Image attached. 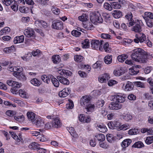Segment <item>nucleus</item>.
Returning a JSON list of instances; mask_svg holds the SVG:
<instances>
[{
	"instance_id": "1",
	"label": "nucleus",
	"mask_w": 153,
	"mask_h": 153,
	"mask_svg": "<svg viewBox=\"0 0 153 153\" xmlns=\"http://www.w3.org/2000/svg\"><path fill=\"white\" fill-rule=\"evenodd\" d=\"M146 54V52L143 49L139 48L134 50L131 56L132 59L135 62L144 63L147 60V56H145Z\"/></svg>"
},
{
	"instance_id": "2",
	"label": "nucleus",
	"mask_w": 153,
	"mask_h": 153,
	"mask_svg": "<svg viewBox=\"0 0 153 153\" xmlns=\"http://www.w3.org/2000/svg\"><path fill=\"white\" fill-rule=\"evenodd\" d=\"M90 19L94 22L102 23L103 22V19L100 14L98 11H94L91 13L90 14Z\"/></svg>"
},
{
	"instance_id": "3",
	"label": "nucleus",
	"mask_w": 153,
	"mask_h": 153,
	"mask_svg": "<svg viewBox=\"0 0 153 153\" xmlns=\"http://www.w3.org/2000/svg\"><path fill=\"white\" fill-rule=\"evenodd\" d=\"M103 41H100L97 40H92L91 42V46L92 48L96 50H99L102 51L103 49L102 48V45L103 44Z\"/></svg>"
},
{
	"instance_id": "4",
	"label": "nucleus",
	"mask_w": 153,
	"mask_h": 153,
	"mask_svg": "<svg viewBox=\"0 0 153 153\" xmlns=\"http://www.w3.org/2000/svg\"><path fill=\"white\" fill-rule=\"evenodd\" d=\"M125 18L126 24L129 27L133 26L135 24V22L133 19V15L131 12H128L125 16Z\"/></svg>"
},
{
	"instance_id": "5",
	"label": "nucleus",
	"mask_w": 153,
	"mask_h": 153,
	"mask_svg": "<svg viewBox=\"0 0 153 153\" xmlns=\"http://www.w3.org/2000/svg\"><path fill=\"white\" fill-rule=\"evenodd\" d=\"M143 25V24L141 20H138L135 25L131 29V30L136 33L140 32L142 31V27Z\"/></svg>"
},
{
	"instance_id": "6",
	"label": "nucleus",
	"mask_w": 153,
	"mask_h": 153,
	"mask_svg": "<svg viewBox=\"0 0 153 153\" xmlns=\"http://www.w3.org/2000/svg\"><path fill=\"white\" fill-rule=\"evenodd\" d=\"M136 39H134V41L136 43H143L145 42L146 39V35L143 33L137 34L135 35Z\"/></svg>"
},
{
	"instance_id": "7",
	"label": "nucleus",
	"mask_w": 153,
	"mask_h": 153,
	"mask_svg": "<svg viewBox=\"0 0 153 153\" xmlns=\"http://www.w3.org/2000/svg\"><path fill=\"white\" fill-rule=\"evenodd\" d=\"M52 26L53 29L61 30L63 28V23L59 20H55L52 22Z\"/></svg>"
},
{
	"instance_id": "8",
	"label": "nucleus",
	"mask_w": 153,
	"mask_h": 153,
	"mask_svg": "<svg viewBox=\"0 0 153 153\" xmlns=\"http://www.w3.org/2000/svg\"><path fill=\"white\" fill-rule=\"evenodd\" d=\"M141 68L140 65H136L129 69V73L131 75H134L137 74L139 72V68Z\"/></svg>"
},
{
	"instance_id": "9",
	"label": "nucleus",
	"mask_w": 153,
	"mask_h": 153,
	"mask_svg": "<svg viewBox=\"0 0 153 153\" xmlns=\"http://www.w3.org/2000/svg\"><path fill=\"white\" fill-rule=\"evenodd\" d=\"M71 90L70 88H67L63 89L59 93V96L61 97H65L70 93Z\"/></svg>"
},
{
	"instance_id": "10",
	"label": "nucleus",
	"mask_w": 153,
	"mask_h": 153,
	"mask_svg": "<svg viewBox=\"0 0 153 153\" xmlns=\"http://www.w3.org/2000/svg\"><path fill=\"white\" fill-rule=\"evenodd\" d=\"M7 83L10 86L14 88H19L22 86L21 83L13 80H7Z\"/></svg>"
},
{
	"instance_id": "11",
	"label": "nucleus",
	"mask_w": 153,
	"mask_h": 153,
	"mask_svg": "<svg viewBox=\"0 0 153 153\" xmlns=\"http://www.w3.org/2000/svg\"><path fill=\"white\" fill-rule=\"evenodd\" d=\"M90 101L89 96L86 95L83 96L80 99V104L82 105H86L88 104Z\"/></svg>"
},
{
	"instance_id": "12",
	"label": "nucleus",
	"mask_w": 153,
	"mask_h": 153,
	"mask_svg": "<svg viewBox=\"0 0 153 153\" xmlns=\"http://www.w3.org/2000/svg\"><path fill=\"white\" fill-rule=\"evenodd\" d=\"M13 75L21 81H25L26 79L25 75L21 72L13 73Z\"/></svg>"
},
{
	"instance_id": "13",
	"label": "nucleus",
	"mask_w": 153,
	"mask_h": 153,
	"mask_svg": "<svg viewBox=\"0 0 153 153\" xmlns=\"http://www.w3.org/2000/svg\"><path fill=\"white\" fill-rule=\"evenodd\" d=\"M109 108L111 110H118L121 108L122 105L115 102H111L109 105Z\"/></svg>"
},
{
	"instance_id": "14",
	"label": "nucleus",
	"mask_w": 153,
	"mask_h": 153,
	"mask_svg": "<svg viewBox=\"0 0 153 153\" xmlns=\"http://www.w3.org/2000/svg\"><path fill=\"white\" fill-rule=\"evenodd\" d=\"M24 33L26 36L30 37L33 36L35 32L32 29L28 28L24 31Z\"/></svg>"
},
{
	"instance_id": "15",
	"label": "nucleus",
	"mask_w": 153,
	"mask_h": 153,
	"mask_svg": "<svg viewBox=\"0 0 153 153\" xmlns=\"http://www.w3.org/2000/svg\"><path fill=\"white\" fill-rule=\"evenodd\" d=\"M125 97L120 95H116L114 96V101L118 102H123L125 101Z\"/></svg>"
},
{
	"instance_id": "16",
	"label": "nucleus",
	"mask_w": 153,
	"mask_h": 153,
	"mask_svg": "<svg viewBox=\"0 0 153 153\" xmlns=\"http://www.w3.org/2000/svg\"><path fill=\"white\" fill-rule=\"evenodd\" d=\"M57 78L60 83L64 85H68L70 83V82L68 79L63 76H58Z\"/></svg>"
},
{
	"instance_id": "17",
	"label": "nucleus",
	"mask_w": 153,
	"mask_h": 153,
	"mask_svg": "<svg viewBox=\"0 0 153 153\" xmlns=\"http://www.w3.org/2000/svg\"><path fill=\"white\" fill-rule=\"evenodd\" d=\"M123 1L124 0H119V2H113L112 4V6L114 9H120L121 7V4H123Z\"/></svg>"
},
{
	"instance_id": "18",
	"label": "nucleus",
	"mask_w": 153,
	"mask_h": 153,
	"mask_svg": "<svg viewBox=\"0 0 153 153\" xmlns=\"http://www.w3.org/2000/svg\"><path fill=\"white\" fill-rule=\"evenodd\" d=\"M52 123L54 128H58L61 126V124L58 118L54 119Z\"/></svg>"
},
{
	"instance_id": "19",
	"label": "nucleus",
	"mask_w": 153,
	"mask_h": 153,
	"mask_svg": "<svg viewBox=\"0 0 153 153\" xmlns=\"http://www.w3.org/2000/svg\"><path fill=\"white\" fill-rule=\"evenodd\" d=\"M33 123L38 127L42 126L44 124V121L40 119H36L33 121Z\"/></svg>"
},
{
	"instance_id": "20",
	"label": "nucleus",
	"mask_w": 153,
	"mask_h": 153,
	"mask_svg": "<svg viewBox=\"0 0 153 153\" xmlns=\"http://www.w3.org/2000/svg\"><path fill=\"white\" fill-rule=\"evenodd\" d=\"M24 40V36L23 35H21L19 36H16L14 38L13 41L14 43L15 44L18 43H21L23 42Z\"/></svg>"
},
{
	"instance_id": "21",
	"label": "nucleus",
	"mask_w": 153,
	"mask_h": 153,
	"mask_svg": "<svg viewBox=\"0 0 153 153\" xmlns=\"http://www.w3.org/2000/svg\"><path fill=\"white\" fill-rule=\"evenodd\" d=\"M111 14L116 19L119 18L122 16V12L119 10H114L112 12Z\"/></svg>"
},
{
	"instance_id": "22",
	"label": "nucleus",
	"mask_w": 153,
	"mask_h": 153,
	"mask_svg": "<svg viewBox=\"0 0 153 153\" xmlns=\"http://www.w3.org/2000/svg\"><path fill=\"white\" fill-rule=\"evenodd\" d=\"M134 87L133 84L131 82L128 81L125 86V90L126 91L132 90Z\"/></svg>"
},
{
	"instance_id": "23",
	"label": "nucleus",
	"mask_w": 153,
	"mask_h": 153,
	"mask_svg": "<svg viewBox=\"0 0 153 153\" xmlns=\"http://www.w3.org/2000/svg\"><path fill=\"white\" fill-rule=\"evenodd\" d=\"M131 142V139H128L124 140L121 143L122 147L124 148H126L130 145Z\"/></svg>"
},
{
	"instance_id": "24",
	"label": "nucleus",
	"mask_w": 153,
	"mask_h": 153,
	"mask_svg": "<svg viewBox=\"0 0 153 153\" xmlns=\"http://www.w3.org/2000/svg\"><path fill=\"white\" fill-rule=\"evenodd\" d=\"M52 59L53 63L55 64L59 63L61 60L60 56L57 55L53 56L52 57Z\"/></svg>"
},
{
	"instance_id": "25",
	"label": "nucleus",
	"mask_w": 153,
	"mask_h": 153,
	"mask_svg": "<svg viewBox=\"0 0 153 153\" xmlns=\"http://www.w3.org/2000/svg\"><path fill=\"white\" fill-rule=\"evenodd\" d=\"M83 27L87 30H90L92 29L93 25L89 22H85L83 24Z\"/></svg>"
},
{
	"instance_id": "26",
	"label": "nucleus",
	"mask_w": 153,
	"mask_h": 153,
	"mask_svg": "<svg viewBox=\"0 0 153 153\" xmlns=\"http://www.w3.org/2000/svg\"><path fill=\"white\" fill-rule=\"evenodd\" d=\"M104 61L106 64H111L112 62V56L107 55L104 57Z\"/></svg>"
},
{
	"instance_id": "27",
	"label": "nucleus",
	"mask_w": 153,
	"mask_h": 153,
	"mask_svg": "<svg viewBox=\"0 0 153 153\" xmlns=\"http://www.w3.org/2000/svg\"><path fill=\"white\" fill-rule=\"evenodd\" d=\"M124 73L122 69L121 68L116 69L114 71V74L116 76H119L122 74Z\"/></svg>"
},
{
	"instance_id": "28",
	"label": "nucleus",
	"mask_w": 153,
	"mask_h": 153,
	"mask_svg": "<svg viewBox=\"0 0 153 153\" xmlns=\"http://www.w3.org/2000/svg\"><path fill=\"white\" fill-rule=\"evenodd\" d=\"M71 135L73 137L76 138L77 137V134L75 131L73 127L68 128L67 129Z\"/></svg>"
},
{
	"instance_id": "29",
	"label": "nucleus",
	"mask_w": 153,
	"mask_h": 153,
	"mask_svg": "<svg viewBox=\"0 0 153 153\" xmlns=\"http://www.w3.org/2000/svg\"><path fill=\"white\" fill-rule=\"evenodd\" d=\"M95 140L96 139L100 142H103L105 139V136L102 134H97L95 136Z\"/></svg>"
},
{
	"instance_id": "30",
	"label": "nucleus",
	"mask_w": 153,
	"mask_h": 153,
	"mask_svg": "<svg viewBox=\"0 0 153 153\" xmlns=\"http://www.w3.org/2000/svg\"><path fill=\"white\" fill-rule=\"evenodd\" d=\"M97 127H98V129L101 132H105L107 131L106 126L102 124L97 125Z\"/></svg>"
},
{
	"instance_id": "31",
	"label": "nucleus",
	"mask_w": 153,
	"mask_h": 153,
	"mask_svg": "<svg viewBox=\"0 0 153 153\" xmlns=\"http://www.w3.org/2000/svg\"><path fill=\"white\" fill-rule=\"evenodd\" d=\"M94 105L93 104L88 103L85 105V109L88 112H92L94 110Z\"/></svg>"
},
{
	"instance_id": "32",
	"label": "nucleus",
	"mask_w": 153,
	"mask_h": 153,
	"mask_svg": "<svg viewBox=\"0 0 153 153\" xmlns=\"http://www.w3.org/2000/svg\"><path fill=\"white\" fill-rule=\"evenodd\" d=\"M39 145L35 142H33L30 143L29 145V148L31 149H38Z\"/></svg>"
},
{
	"instance_id": "33",
	"label": "nucleus",
	"mask_w": 153,
	"mask_h": 153,
	"mask_svg": "<svg viewBox=\"0 0 153 153\" xmlns=\"http://www.w3.org/2000/svg\"><path fill=\"white\" fill-rule=\"evenodd\" d=\"M127 57L128 56L126 54H123L117 57V59L119 62H123L127 58Z\"/></svg>"
},
{
	"instance_id": "34",
	"label": "nucleus",
	"mask_w": 153,
	"mask_h": 153,
	"mask_svg": "<svg viewBox=\"0 0 153 153\" xmlns=\"http://www.w3.org/2000/svg\"><path fill=\"white\" fill-rule=\"evenodd\" d=\"M27 115L28 118L29 120H34L35 117V114L32 112H27Z\"/></svg>"
},
{
	"instance_id": "35",
	"label": "nucleus",
	"mask_w": 153,
	"mask_h": 153,
	"mask_svg": "<svg viewBox=\"0 0 153 153\" xmlns=\"http://www.w3.org/2000/svg\"><path fill=\"white\" fill-rule=\"evenodd\" d=\"M105 52L107 53H109L111 51V49L109 47V44L108 42H105L103 46V48Z\"/></svg>"
},
{
	"instance_id": "36",
	"label": "nucleus",
	"mask_w": 153,
	"mask_h": 153,
	"mask_svg": "<svg viewBox=\"0 0 153 153\" xmlns=\"http://www.w3.org/2000/svg\"><path fill=\"white\" fill-rule=\"evenodd\" d=\"M132 146L134 147L140 148L144 147V145L142 142L139 141L135 143Z\"/></svg>"
},
{
	"instance_id": "37",
	"label": "nucleus",
	"mask_w": 153,
	"mask_h": 153,
	"mask_svg": "<svg viewBox=\"0 0 153 153\" xmlns=\"http://www.w3.org/2000/svg\"><path fill=\"white\" fill-rule=\"evenodd\" d=\"M15 50V48L13 46L10 47H7L4 49V51L7 53H10L12 51H13Z\"/></svg>"
},
{
	"instance_id": "38",
	"label": "nucleus",
	"mask_w": 153,
	"mask_h": 153,
	"mask_svg": "<svg viewBox=\"0 0 153 153\" xmlns=\"http://www.w3.org/2000/svg\"><path fill=\"white\" fill-rule=\"evenodd\" d=\"M90 42L89 39H85L82 43V46L84 48H88L89 46Z\"/></svg>"
},
{
	"instance_id": "39",
	"label": "nucleus",
	"mask_w": 153,
	"mask_h": 153,
	"mask_svg": "<svg viewBox=\"0 0 153 153\" xmlns=\"http://www.w3.org/2000/svg\"><path fill=\"white\" fill-rule=\"evenodd\" d=\"M31 83L35 86L39 85L40 84V82L37 79L34 78L30 80Z\"/></svg>"
},
{
	"instance_id": "40",
	"label": "nucleus",
	"mask_w": 153,
	"mask_h": 153,
	"mask_svg": "<svg viewBox=\"0 0 153 153\" xmlns=\"http://www.w3.org/2000/svg\"><path fill=\"white\" fill-rule=\"evenodd\" d=\"M123 119L126 121H129L131 120L132 118V116L128 114H127L125 115H123Z\"/></svg>"
},
{
	"instance_id": "41",
	"label": "nucleus",
	"mask_w": 153,
	"mask_h": 153,
	"mask_svg": "<svg viewBox=\"0 0 153 153\" xmlns=\"http://www.w3.org/2000/svg\"><path fill=\"white\" fill-rule=\"evenodd\" d=\"M51 10L53 13L55 14L58 15L60 12V9L54 6H53L51 8Z\"/></svg>"
},
{
	"instance_id": "42",
	"label": "nucleus",
	"mask_w": 153,
	"mask_h": 153,
	"mask_svg": "<svg viewBox=\"0 0 153 153\" xmlns=\"http://www.w3.org/2000/svg\"><path fill=\"white\" fill-rule=\"evenodd\" d=\"M32 57L31 54V52H30L26 54L25 56H22L21 58L24 61H27L30 59Z\"/></svg>"
},
{
	"instance_id": "43",
	"label": "nucleus",
	"mask_w": 153,
	"mask_h": 153,
	"mask_svg": "<svg viewBox=\"0 0 153 153\" xmlns=\"http://www.w3.org/2000/svg\"><path fill=\"white\" fill-rule=\"evenodd\" d=\"M114 129L120 130L121 124L120 122L117 120H114Z\"/></svg>"
},
{
	"instance_id": "44",
	"label": "nucleus",
	"mask_w": 153,
	"mask_h": 153,
	"mask_svg": "<svg viewBox=\"0 0 153 153\" xmlns=\"http://www.w3.org/2000/svg\"><path fill=\"white\" fill-rule=\"evenodd\" d=\"M135 85L138 87L142 88H145V84L140 81L135 82H134Z\"/></svg>"
},
{
	"instance_id": "45",
	"label": "nucleus",
	"mask_w": 153,
	"mask_h": 153,
	"mask_svg": "<svg viewBox=\"0 0 153 153\" xmlns=\"http://www.w3.org/2000/svg\"><path fill=\"white\" fill-rule=\"evenodd\" d=\"M10 29L7 27H5L0 31V35H2L10 32Z\"/></svg>"
},
{
	"instance_id": "46",
	"label": "nucleus",
	"mask_w": 153,
	"mask_h": 153,
	"mask_svg": "<svg viewBox=\"0 0 153 153\" xmlns=\"http://www.w3.org/2000/svg\"><path fill=\"white\" fill-rule=\"evenodd\" d=\"M145 141L147 144H150L152 143L153 142V135L147 137Z\"/></svg>"
},
{
	"instance_id": "47",
	"label": "nucleus",
	"mask_w": 153,
	"mask_h": 153,
	"mask_svg": "<svg viewBox=\"0 0 153 153\" xmlns=\"http://www.w3.org/2000/svg\"><path fill=\"white\" fill-rule=\"evenodd\" d=\"M14 118L16 121L19 122H23L25 120V117L24 115H22L18 116H14Z\"/></svg>"
},
{
	"instance_id": "48",
	"label": "nucleus",
	"mask_w": 153,
	"mask_h": 153,
	"mask_svg": "<svg viewBox=\"0 0 153 153\" xmlns=\"http://www.w3.org/2000/svg\"><path fill=\"white\" fill-rule=\"evenodd\" d=\"M19 10L22 13H26L28 12V8L25 6L20 7L19 8Z\"/></svg>"
},
{
	"instance_id": "49",
	"label": "nucleus",
	"mask_w": 153,
	"mask_h": 153,
	"mask_svg": "<svg viewBox=\"0 0 153 153\" xmlns=\"http://www.w3.org/2000/svg\"><path fill=\"white\" fill-rule=\"evenodd\" d=\"M51 81L54 86L57 87L59 86V81L56 78H53L52 79Z\"/></svg>"
},
{
	"instance_id": "50",
	"label": "nucleus",
	"mask_w": 153,
	"mask_h": 153,
	"mask_svg": "<svg viewBox=\"0 0 153 153\" xmlns=\"http://www.w3.org/2000/svg\"><path fill=\"white\" fill-rule=\"evenodd\" d=\"M138 133V130L135 128L130 129L128 131V134L131 135L137 134Z\"/></svg>"
},
{
	"instance_id": "51",
	"label": "nucleus",
	"mask_w": 153,
	"mask_h": 153,
	"mask_svg": "<svg viewBox=\"0 0 153 153\" xmlns=\"http://www.w3.org/2000/svg\"><path fill=\"white\" fill-rule=\"evenodd\" d=\"M74 106L73 102L71 100H70L69 101L68 103L66 104V108H67L71 109L73 108Z\"/></svg>"
},
{
	"instance_id": "52",
	"label": "nucleus",
	"mask_w": 153,
	"mask_h": 153,
	"mask_svg": "<svg viewBox=\"0 0 153 153\" xmlns=\"http://www.w3.org/2000/svg\"><path fill=\"white\" fill-rule=\"evenodd\" d=\"M103 7L105 9L109 10H112V7L111 5L108 3L105 2L104 3Z\"/></svg>"
},
{
	"instance_id": "53",
	"label": "nucleus",
	"mask_w": 153,
	"mask_h": 153,
	"mask_svg": "<svg viewBox=\"0 0 153 153\" xmlns=\"http://www.w3.org/2000/svg\"><path fill=\"white\" fill-rule=\"evenodd\" d=\"M19 93L20 96L23 98H26L27 97V93L24 91L22 89H20L19 91Z\"/></svg>"
},
{
	"instance_id": "54",
	"label": "nucleus",
	"mask_w": 153,
	"mask_h": 153,
	"mask_svg": "<svg viewBox=\"0 0 153 153\" xmlns=\"http://www.w3.org/2000/svg\"><path fill=\"white\" fill-rule=\"evenodd\" d=\"M72 35L75 37H77L81 35V32L76 30H74L71 32Z\"/></svg>"
},
{
	"instance_id": "55",
	"label": "nucleus",
	"mask_w": 153,
	"mask_h": 153,
	"mask_svg": "<svg viewBox=\"0 0 153 153\" xmlns=\"http://www.w3.org/2000/svg\"><path fill=\"white\" fill-rule=\"evenodd\" d=\"M16 114V112L12 110H8L6 111V114L10 117H12L15 115Z\"/></svg>"
},
{
	"instance_id": "56",
	"label": "nucleus",
	"mask_w": 153,
	"mask_h": 153,
	"mask_svg": "<svg viewBox=\"0 0 153 153\" xmlns=\"http://www.w3.org/2000/svg\"><path fill=\"white\" fill-rule=\"evenodd\" d=\"M101 62L100 61H97L94 64L92 65V67L94 68H97L99 67H101Z\"/></svg>"
},
{
	"instance_id": "57",
	"label": "nucleus",
	"mask_w": 153,
	"mask_h": 153,
	"mask_svg": "<svg viewBox=\"0 0 153 153\" xmlns=\"http://www.w3.org/2000/svg\"><path fill=\"white\" fill-rule=\"evenodd\" d=\"M104 104V101L103 100H98L97 102L96 105L99 108L102 107L103 106Z\"/></svg>"
},
{
	"instance_id": "58",
	"label": "nucleus",
	"mask_w": 153,
	"mask_h": 153,
	"mask_svg": "<svg viewBox=\"0 0 153 153\" xmlns=\"http://www.w3.org/2000/svg\"><path fill=\"white\" fill-rule=\"evenodd\" d=\"M130 126L127 124H123L120 126V130H126L129 128Z\"/></svg>"
},
{
	"instance_id": "59",
	"label": "nucleus",
	"mask_w": 153,
	"mask_h": 153,
	"mask_svg": "<svg viewBox=\"0 0 153 153\" xmlns=\"http://www.w3.org/2000/svg\"><path fill=\"white\" fill-rule=\"evenodd\" d=\"M83 59V57L81 55H75L74 56V59L76 61L81 62Z\"/></svg>"
},
{
	"instance_id": "60",
	"label": "nucleus",
	"mask_w": 153,
	"mask_h": 153,
	"mask_svg": "<svg viewBox=\"0 0 153 153\" xmlns=\"http://www.w3.org/2000/svg\"><path fill=\"white\" fill-rule=\"evenodd\" d=\"M102 38L105 39H110L111 37V36L108 34L102 33L101 36Z\"/></svg>"
},
{
	"instance_id": "61",
	"label": "nucleus",
	"mask_w": 153,
	"mask_h": 153,
	"mask_svg": "<svg viewBox=\"0 0 153 153\" xmlns=\"http://www.w3.org/2000/svg\"><path fill=\"white\" fill-rule=\"evenodd\" d=\"M100 146L103 148L107 149L108 147V145L106 143L100 142L99 143Z\"/></svg>"
},
{
	"instance_id": "62",
	"label": "nucleus",
	"mask_w": 153,
	"mask_h": 153,
	"mask_svg": "<svg viewBox=\"0 0 153 153\" xmlns=\"http://www.w3.org/2000/svg\"><path fill=\"white\" fill-rule=\"evenodd\" d=\"M144 14L147 17L153 19V13L151 12H145Z\"/></svg>"
},
{
	"instance_id": "63",
	"label": "nucleus",
	"mask_w": 153,
	"mask_h": 153,
	"mask_svg": "<svg viewBox=\"0 0 153 153\" xmlns=\"http://www.w3.org/2000/svg\"><path fill=\"white\" fill-rule=\"evenodd\" d=\"M79 20L82 21H86L87 19L86 17V16L85 14H83L81 16L78 17Z\"/></svg>"
},
{
	"instance_id": "64",
	"label": "nucleus",
	"mask_w": 153,
	"mask_h": 153,
	"mask_svg": "<svg viewBox=\"0 0 153 153\" xmlns=\"http://www.w3.org/2000/svg\"><path fill=\"white\" fill-rule=\"evenodd\" d=\"M12 9L15 11H17L18 10V5L17 3H14L11 6Z\"/></svg>"
}]
</instances>
